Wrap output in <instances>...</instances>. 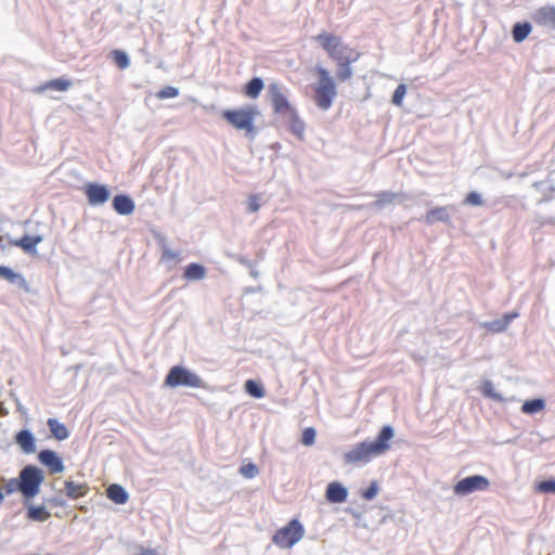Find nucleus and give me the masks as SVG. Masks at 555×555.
I'll use <instances>...</instances> for the list:
<instances>
[{
    "label": "nucleus",
    "instance_id": "obj_1",
    "mask_svg": "<svg viewBox=\"0 0 555 555\" xmlns=\"http://www.w3.org/2000/svg\"><path fill=\"white\" fill-rule=\"evenodd\" d=\"M314 40L337 66L335 77L323 66L318 65L314 68L318 80L313 86V101L320 109L327 111L337 96L336 80L344 82L353 76L351 65L361 54L346 44L340 36L332 33L322 31L314 37Z\"/></svg>",
    "mask_w": 555,
    "mask_h": 555
},
{
    "label": "nucleus",
    "instance_id": "obj_2",
    "mask_svg": "<svg viewBox=\"0 0 555 555\" xmlns=\"http://www.w3.org/2000/svg\"><path fill=\"white\" fill-rule=\"evenodd\" d=\"M393 437V430L390 426H384L379 431L377 439L373 442L363 441L357 443L348 451L344 460L347 464L361 465L369 463L373 457L387 452L390 448L389 441Z\"/></svg>",
    "mask_w": 555,
    "mask_h": 555
},
{
    "label": "nucleus",
    "instance_id": "obj_3",
    "mask_svg": "<svg viewBox=\"0 0 555 555\" xmlns=\"http://www.w3.org/2000/svg\"><path fill=\"white\" fill-rule=\"evenodd\" d=\"M260 115L255 105L224 109L221 113L222 118L235 130L243 131L247 137H254L256 133L255 120Z\"/></svg>",
    "mask_w": 555,
    "mask_h": 555
},
{
    "label": "nucleus",
    "instance_id": "obj_4",
    "mask_svg": "<svg viewBox=\"0 0 555 555\" xmlns=\"http://www.w3.org/2000/svg\"><path fill=\"white\" fill-rule=\"evenodd\" d=\"M18 479L20 492L25 501H29L39 493L44 476L39 467L27 465L20 472Z\"/></svg>",
    "mask_w": 555,
    "mask_h": 555
},
{
    "label": "nucleus",
    "instance_id": "obj_5",
    "mask_svg": "<svg viewBox=\"0 0 555 555\" xmlns=\"http://www.w3.org/2000/svg\"><path fill=\"white\" fill-rule=\"evenodd\" d=\"M305 535V528L298 519H292L287 525L276 530L272 542L280 548H291Z\"/></svg>",
    "mask_w": 555,
    "mask_h": 555
},
{
    "label": "nucleus",
    "instance_id": "obj_6",
    "mask_svg": "<svg viewBox=\"0 0 555 555\" xmlns=\"http://www.w3.org/2000/svg\"><path fill=\"white\" fill-rule=\"evenodd\" d=\"M165 385L171 388L186 386L192 388H203V379L194 372L181 366L175 365L170 369L165 378Z\"/></svg>",
    "mask_w": 555,
    "mask_h": 555
},
{
    "label": "nucleus",
    "instance_id": "obj_7",
    "mask_svg": "<svg viewBox=\"0 0 555 555\" xmlns=\"http://www.w3.org/2000/svg\"><path fill=\"white\" fill-rule=\"evenodd\" d=\"M490 487L488 478L481 475H473L457 481L453 491L456 495H467L475 491H485Z\"/></svg>",
    "mask_w": 555,
    "mask_h": 555
},
{
    "label": "nucleus",
    "instance_id": "obj_8",
    "mask_svg": "<svg viewBox=\"0 0 555 555\" xmlns=\"http://www.w3.org/2000/svg\"><path fill=\"white\" fill-rule=\"evenodd\" d=\"M270 101L275 114H291L293 108L283 91V88L278 83L269 86Z\"/></svg>",
    "mask_w": 555,
    "mask_h": 555
},
{
    "label": "nucleus",
    "instance_id": "obj_9",
    "mask_svg": "<svg viewBox=\"0 0 555 555\" xmlns=\"http://www.w3.org/2000/svg\"><path fill=\"white\" fill-rule=\"evenodd\" d=\"M85 194L92 206L102 205L109 198L108 189L98 183H88L85 186Z\"/></svg>",
    "mask_w": 555,
    "mask_h": 555
},
{
    "label": "nucleus",
    "instance_id": "obj_10",
    "mask_svg": "<svg viewBox=\"0 0 555 555\" xmlns=\"http://www.w3.org/2000/svg\"><path fill=\"white\" fill-rule=\"evenodd\" d=\"M41 464L48 467L50 474H59L64 470V465L60 456L52 450H42L38 454Z\"/></svg>",
    "mask_w": 555,
    "mask_h": 555
},
{
    "label": "nucleus",
    "instance_id": "obj_11",
    "mask_svg": "<svg viewBox=\"0 0 555 555\" xmlns=\"http://www.w3.org/2000/svg\"><path fill=\"white\" fill-rule=\"evenodd\" d=\"M534 23L543 27L555 29V7L544 5L535 10L532 15Z\"/></svg>",
    "mask_w": 555,
    "mask_h": 555
},
{
    "label": "nucleus",
    "instance_id": "obj_12",
    "mask_svg": "<svg viewBox=\"0 0 555 555\" xmlns=\"http://www.w3.org/2000/svg\"><path fill=\"white\" fill-rule=\"evenodd\" d=\"M15 443L26 454H31L36 451V439L27 429H23L16 434Z\"/></svg>",
    "mask_w": 555,
    "mask_h": 555
},
{
    "label": "nucleus",
    "instance_id": "obj_13",
    "mask_svg": "<svg viewBox=\"0 0 555 555\" xmlns=\"http://www.w3.org/2000/svg\"><path fill=\"white\" fill-rule=\"evenodd\" d=\"M42 242V236L40 235H24L23 237L18 240L11 241V245L20 247L25 253H28L30 255L37 254V245Z\"/></svg>",
    "mask_w": 555,
    "mask_h": 555
},
{
    "label": "nucleus",
    "instance_id": "obj_14",
    "mask_svg": "<svg viewBox=\"0 0 555 555\" xmlns=\"http://www.w3.org/2000/svg\"><path fill=\"white\" fill-rule=\"evenodd\" d=\"M326 500L331 503H343L347 500L348 492L339 482H330L326 489Z\"/></svg>",
    "mask_w": 555,
    "mask_h": 555
},
{
    "label": "nucleus",
    "instance_id": "obj_15",
    "mask_svg": "<svg viewBox=\"0 0 555 555\" xmlns=\"http://www.w3.org/2000/svg\"><path fill=\"white\" fill-rule=\"evenodd\" d=\"M64 489L66 495L74 500L85 496L90 490L86 482L76 483L70 480L64 482Z\"/></svg>",
    "mask_w": 555,
    "mask_h": 555
},
{
    "label": "nucleus",
    "instance_id": "obj_16",
    "mask_svg": "<svg viewBox=\"0 0 555 555\" xmlns=\"http://www.w3.org/2000/svg\"><path fill=\"white\" fill-rule=\"evenodd\" d=\"M113 207L119 215H130L134 210V203L127 195H117L113 199Z\"/></svg>",
    "mask_w": 555,
    "mask_h": 555
},
{
    "label": "nucleus",
    "instance_id": "obj_17",
    "mask_svg": "<svg viewBox=\"0 0 555 555\" xmlns=\"http://www.w3.org/2000/svg\"><path fill=\"white\" fill-rule=\"evenodd\" d=\"M106 495L112 502L120 505L127 503L129 500L127 491L117 483H113L106 489Z\"/></svg>",
    "mask_w": 555,
    "mask_h": 555
},
{
    "label": "nucleus",
    "instance_id": "obj_18",
    "mask_svg": "<svg viewBox=\"0 0 555 555\" xmlns=\"http://www.w3.org/2000/svg\"><path fill=\"white\" fill-rule=\"evenodd\" d=\"M289 117V130L293 134H295L299 140H302L305 137L306 125L300 119L298 113L295 111H291L288 114Z\"/></svg>",
    "mask_w": 555,
    "mask_h": 555
},
{
    "label": "nucleus",
    "instance_id": "obj_19",
    "mask_svg": "<svg viewBox=\"0 0 555 555\" xmlns=\"http://www.w3.org/2000/svg\"><path fill=\"white\" fill-rule=\"evenodd\" d=\"M517 317V312H511L505 314L503 319L489 322L485 326L493 333L504 332L508 327L509 323Z\"/></svg>",
    "mask_w": 555,
    "mask_h": 555
},
{
    "label": "nucleus",
    "instance_id": "obj_20",
    "mask_svg": "<svg viewBox=\"0 0 555 555\" xmlns=\"http://www.w3.org/2000/svg\"><path fill=\"white\" fill-rule=\"evenodd\" d=\"M450 219L448 208L447 207H436L427 211L424 217V221L427 224H434L435 222L442 221L446 222Z\"/></svg>",
    "mask_w": 555,
    "mask_h": 555
},
{
    "label": "nucleus",
    "instance_id": "obj_21",
    "mask_svg": "<svg viewBox=\"0 0 555 555\" xmlns=\"http://www.w3.org/2000/svg\"><path fill=\"white\" fill-rule=\"evenodd\" d=\"M72 86L70 80L65 78H56L44 82L42 86L36 89L37 92H43L46 90L66 91Z\"/></svg>",
    "mask_w": 555,
    "mask_h": 555
},
{
    "label": "nucleus",
    "instance_id": "obj_22",
    "mask_svg": "<svg viewBox=\"0 0 555 555\" xmlns=\"http://www.w3.org/2000/svg\"><path fill=\"white\" fill-rule=\"evenodd\" d=\"M51 514L43 505H27V518L34 521H46Z\"/></svg>",
    "mask_w": 555,
    "mask_h": 555
},
{
    "label": "nucleus",
    "instance_id": "obj_23",
    "mask_svg": "<svg viewBox=\"0 0 555 555\" xmlns=\"http://www.w3.org/2000/svg\"><path fill=\"white\" fill-rule=\"evenodd\" d=\"M263 81L259 77L249 80L244 87V94L249 99H257L263 90Z\"/></svg>",
    "mask_w": 555,
    "mask_h": 555
},
{
    "label": "nucleus",
    "instance_id": "obj_24",
    "mask_svg": "<svg viewBox=\"0 0 555 555\" xmlns=\"http://www.w3.org/2000/svg\"><path fill=\"white\" fill-rule=\"evenodd\" d=\"M206 275V269L199 263H190L184 270L183 278L188 281L202 280Z\"/></svg>",
    "mask_w": 555,
    "mask_h": 555
},
{
    "label": "nucleus",
    "instance_id": "obj_25",
    "mask_svg": "<svg viewBox=\"0 0 555 555\" xmlns=\"http://www.w3.org/2000/svg\"><path fill=\"white\" fill-rule=\"evenodd\" d=\"M47 424L55 439L65 440L68 437L69 434L66 426L60 423L57 420L49 418Z\"/></svg>",
    "mask_w": 555,
    "mask_h": 555
},
{
    "label": "nucleus",
    "instance_id": "obj_26",
    "mask_svg": "<svg viewBox=\"0 0 555 555\" xmlns=\"http://www.w3.org/2000/svg\"><path fill=\"white\" fill-rule=\"evenodd\" d=\"M531 33V25L528 22L514 25L512 35L515 42L524 41Z\"/></svg>",
    "mask_w": 555,
    "mask_h": 555
},
{
    "label": "nucleus",
    "instance_id": "obj_27",
    "mask_svg": "<svg viewBox=\"0 0 555 555\" xmlns=\"http://www.w3.org/2000/svg\"><path fill=\"white\" fill-rule=\"evenodd\" d=\"M545 408V402L543 399H533L527 400L524 402L521 406V411L525 414H534L543 411Z\"/></svg>",
    "mask_w": 555,
    "mask_h": 555
},
{
    "label": "nucleus",
    "instance_id": "obj_28",
    "mask_svg": "<svg viewBox=\"0 0 555 555\" xmlns=\"http://www.w3.org/2000/svg\"><path fill=\"white\" fill-rule=\"evenodd\" d=\"M245 390L249 396H251L254 398L260 399V398L264 397L263 387L259 383H257L253 379H248L245 383Z\"/></svg>",
    "mask_w": 555,
    "mask_h": 555
},
{
    "label": "nucleus",
    "instance_id": "obj_29",
    "mask_svg": "<svg viewBox=\"0 0 555 555\" xmlns=\"http://www.w3.org/2000/svg\"><path fill=\"white\" fill-rule=\"evenodd\" d=\"M112 57H113L115 64L117 65V67L120 69L127 68L130 64L129 57L124 51L114 50L112 52Z\"/></svg>",
    "mask_w": 555,
    "mask_h": 555
},
{
    "label": "nucleus",
    "instance_id": "obj_30",
    "mask_svg": "<svg viewBox=\"0 0 555 555\" xmlns=\"http://www.w3.org/2000/svg\"><path fill=\"white\" fill-rule=\"evenodd\" d=\"M0 278L11 283H15L17 281L24 282V279L20 274L5 266H0Z\"/></svg>",
    "mask_w": 555,
    "mask_h": 555
},
{
    "label": "nucleus",
    "instance_id": "obj_31",
    "mask_svg": "<svg viewBox=\"0 0 555 555\" xmlns=\"http://www.w3.org/2000/svg\"><path fill=\"white\" fill-rule=\"evenodd\" d=\"M406 94V87L405 85L401 83L399 85L393 94H392V99H391V102L396 105V106H401L402 103H403V98L405 96Z\"/></svg>",
    "mask_w": 555,
    "mask_h": 555
},
{
    "label": "nucleus",
    "instance_id": "obj_32",
    "mask_svg": "<svg viewBox=\"0 0 555 555\" xmlns=\"http://www.w3.org/2000/svg\"><path fill=\"white\" fill-rule=\"evenodd\" d=\"M178 95H179V90L177 88H175V87H171V86H167V87L160 89L156 93V96L159 100L176 98Z\"/></svg>",
    "mask_w": 555,
    "mask_h": 555
},
{
    "label": "nucleus",
    "instance_id": "obj_33",
    "mask_svg": "<svg viewBox=\"0 0 555 555\" xmlns=\"http://www.w3.org/2000/svg\"><path fill=\"white\" fill-rule=\"evenodd\" d=\"M258 467L253 463L244 464L240 467V474L245 478H254L258 475Z\"/></svg>",
    "mask_w": 555,
    "mask_h": 555
},
{
    "label": "nucleus",
    "instance_id": "obj_34",
    "mask_svg": "<svg viewBox=\"0 0 555 555\" xmlns=\"http://www.w3.org/2000/svg\"><path fill=\"white\" fill-rule=\"evenodd\" d=\"M315 440V430L312 427L305 428L301 435V442L305 446H312Z\"/></svg>",
    "mask_w": 555,
    "mask_h": 555
},
{
    "label": "nucleus",
    "instance_id": "obj_35",
    "mask_svg": "<svg viewBox=\"0 0 555 555\" xmlns=\"http://www.w3.org/2000/svg\"><path fill=\"white\" fill-rule=\"evenodd\" d=\"M464 204L466 205H473V206H480L483 204L481 196L476 192H470L466 195L464 199Z\"/></svg>",
    "mask_w": 555,
    "mask_h": 555
},
{
    "label": "nucleus",
    "instance_id": "obj_36",
    "mask_svg": "<svg viewBox=\"0 0 555 555\" xmlns=\"http://www.w3.org/2000/svg\"><path fill=\"white\" fill-rule=\"evenodd\" d=\"M377 492H378V486L374 481L363 491L362 498L366 501H370L376 496Z\"/></svg>",
    "mask_w": 555,
    "mask_h": 555
},
{
    "label": "nucleus",
    "instance_id": "obj_37",
    "mask_svg": "<svg viewBox=\"0 0 555 555\" xmlns=\"http://www.w3.org/2000/svg\"><path fill=\"white\" fill-rule=\"evenodd\" d=\"M396 196L397 195L395 193L383 192V193L377 195V201L375 202V204L377 206H383L386 203L392 202L396 198Z\"/></svg>",
    "mask_w": 555,
    "mask_h": 555
},
{
    "label": "nucleus",
    "instance_id": "obj_38",
    "mask_svg": "<svg viewBox=\"0 0 555 555\" xmlns=\"http://www.w3.org/2000/svg\"><path fill=\"white\" fill-rule=\"evenodd\" d=\"M538 490L540 492H544V493H547V492L555 493V480L541 481L538 485Z\"/></svg>",
    "mask_w": 555,
    "mask_h": 555
},
{
    "label": "nucleus",
    "instance_id": "obj_39",
    "mask_svg": "<svg viewBox=\"0 0 555 555\" xmlns=\"http://www.w3.org/2000/svg\"><path fill=\"white\" fill-rule=\"evenodd\" d=\"M162 260L178 262L180 260V255L177 251H173L171 249L165 248L163 250V254H162Z\"/></svg>",
    "mask_w": 555,
    "mask_h": 555
},
{
    "label": "nucleus",
    "instance_id": "obj_40",
    "mask_svg": "<svg viewBox=\"0 0 555 555\" xmlns=\"http://www.w3.org/2000/svg\"><path fill=\"white\" fill-rule=\"evenodd\" d=\"M260 208L258 195H250L247 201V209L249 212H256Z\"/></svg>",
    "mask_w": 555,
    "mask_h": 555
},
{
    "label": "nucleus",
    "instance_id": "obj_41",
    "mask_svg": "<svg viewBox=\"0 0 555 555\" xmlns=\"http://www.w3.org/2000/svg\"><path fill=\"white\" fill-rule=\"evenodd\" d=\"M5 492L8 494H11L15 491H20V479L18 477L17 478H12L10 479L7 483H5Z\"/></svg>",
    "mask_w": 555,
    "mask_h": 555
},
{
    "label": "nucleus",
    "instance_id": "obj_42",
    "mask_svg": "<svg viewBox=\"0 0 555 555\" xmlns=\"http://www.w3.org/2000/svg\"><path fill=\"white\" fill-rule=\"evenodd\" d=\"M488 391H490V388H487V390H483V393H489Z\"/></svg>",
    "mask_w": 555,
    "mask_h": 555
},
{
    "label": "nucleus",
    "instance_id": "obj_43",
    "mask_svg": "<svg viewBox=\"0 0 555 555\" xmlns=\"http://www.w3.org/2000/svg\"><path fill=\"white\" fill-rule=\"evenodd\" d=\"M488 391H490V388H487V390H483V393H489Z\"/></svg>",
    "mask_w": 555,
    "mask_h": 555
}]
</instances>
